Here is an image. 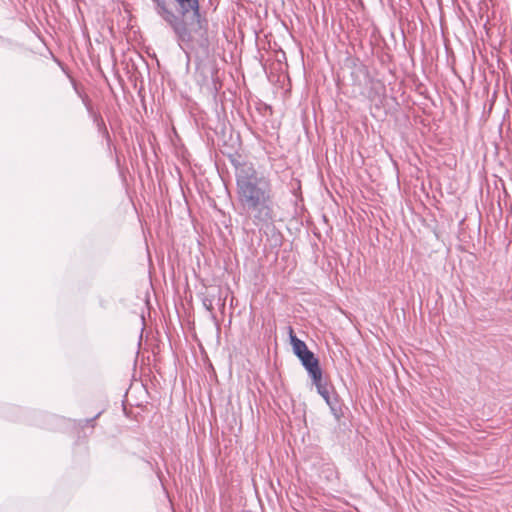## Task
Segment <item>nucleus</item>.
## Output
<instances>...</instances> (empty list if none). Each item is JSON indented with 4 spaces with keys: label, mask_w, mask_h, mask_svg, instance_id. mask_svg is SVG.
Listing matches in <instances>:
<instances>
[{
    "label": "nucleus",
    "mask_w": 512,
    "mask_h": 512,
    "mask_svg": "<svg viewBox=\"0 0 512 512\" xmlns=\"http://www.w3.org/2000/svg\"><path fill=\"white\" fill-rule=\"evenodd\" d=\"M179 6L182 19L169 10L164 3L157 2L158 14L172 26L174 32L182 42H189L193 39L201 27L199 2L198 0H175Z\"/></svg>",
    "instance_id": "nucleus-1"
},
{
    "label": "nucleus",
    "mask_w": 512,
    "mask_h": 512,
    "mask_svg": "<svg viewBox=\"0 0 512 512\" xmlns=\"http://www.w3.org/2000/svg\"><path fill=\"white\" fill-rule=\"evenodd\" d=\"M238 188L240 199L251 210L268 214L269 188L263 178H258L253 170L240 171L238 174Z\"/></svg>",
    "instance_id": "nucleus-2"
},
{
    "label": "nucleus",
    "mask_w": 512,
    "mask_h": 512,
    "mask_svg": "<svg viewBox=\"0 0 512 512\" xmlns=\"http://www.w3.org/2000/svg\"><path fill=\"white\" fill-rule=\"evenodd\" d=\"M301 364L307 371L309 377L312 380L313 385L323 380V373L320 367L319 359L315 357V354H295Z\"/></svg>",
    "instance_id": "nucleus-3"
},
{
    "label": "nucleus",
    "mask_w": 512,
    "mask_h": 512,
    "mask_svg": "<svg viewBox=\"0 0 512 512\" xmlns=\"http://www.w3.org/2000/svg\"><path fill=\"white\" fill-rule=\"evenodd\" d=\"M314 386L316 387L317 392L322 396V398L329 406L334 417L337 420L340 419L342 416L341 405L339 403L338 397L331 393L329 385L325 381L321 380L314 384Z\"/></svg>",
    "instance_id": "nucleus-4"
},
{
    "label": "nucleus",
    "mask_w": 512,
    "mask_h": 512,
    "mask_svg": "<svg viewBox=\"0 0 512 512\" xmlns=\"http://www.w3.org/2000/svg\"><path fill=\"white\" fill-rule=\"evenodd\" d=\"M288 336L293 352H309L306 344L293 334V330L290 327L288 328Z\"/></svg>",
    "instance_id": "nucleus-5"
},
{
    "label": "nucleus",
    "mask_w": 512,
    "mask_h": 512,
    "mask_svg": "<svg viewBox=\"0 0 512 512\" xmlns=\"http://www.w3.org/2000/svg\"><path fill=\"white\" fill-rule=\"evenodd\" d=\"M139 361H141V363H144V354L136 353L135 363L137 364Z\"/></svg>",
    "instance_id": "nucleus-6"
},
{
    "label": "nucleus",
    "mask_w": 512,
    "mask_h": 512,
    "mask_svg": "<svg viewBox=\"0 0 512 512\" xmlns=\"http://www.w3.org/2000/svg\"><path fill=\"white\" fill-rule=\"evenodd\" d=\"M100 415V413H98L95 417L91 418V419H86L85 420V425H91L93 426V422L95 421L96 418H98Z\"/></svg>",
    "instance_id": "nucleus-7"
}]
</instances>
